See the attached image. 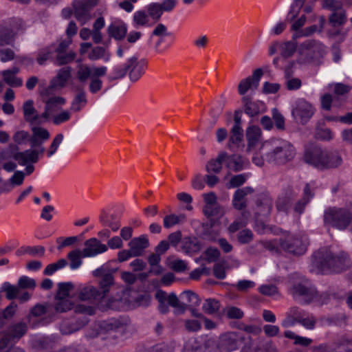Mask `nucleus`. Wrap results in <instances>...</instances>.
Listing matches in <instances>:
<instances>
[{"mask_svg":"<svg viewBox=\"0 0 352 352\" xmlns=\"http://www.w3.org/2000/svg\"><path fill=\"white\" fill-rule=\"evenodd\" d=\"M43 101L45 102V110L44 112L41 114V117L43 118L44 120H48L50 116L55 111L58 109L59 106H61L65 104V100L63 97L60 96H43Z\"/></svg>","mask_w":352,"mask_h":352,"instance_id":"obj_18","label":"nucleus"},{"mask_svg":"<svg viewBox=\"0 0 352 352\" xmlns=\"http://www.w3.org/2000/svg\"><path fill=\"white\" fill-rule=\"evenodd\" d=\"M248 179L247 174H239L232 176L227 184L228 188H237L242 186Z\"/></svg>","mask_w":352,"mask_h":352,"instance_id":"obj_50","label":"nucleus"},{"mask_svg":"<svg viewBox=\"0 0 352 352\" xmlns=\"http://www.w3.org/2000/svg\"><path fill=\"white\" fill-rule=\"evenodd\" d=\"M186 219V216L184 214H180L177 215L175 214H170L166 215L163 219V225L164 227L166 229H169L173 226L179 224L182 222L184 221Z\"/></svg>","mask_w":352,"mask_h":352,"instance_id":"obj_36","label":"nucleus"},{"mask_svg":"<svg viewBox=\"0 0 352 352\" xmlns=\"http://www.w3.org/2000/svg\"><path fill=\"white\" fill-rule=\"evenodd\" d=\"M76 54L72 51L55 54L54 63L58 66L72 63L76 58Z\"/></svg>","mask_w":352,"mask_h":352,"instance_id":"obj_34","label":"nucleus"},{"mask_svg":"<svg viewBox=\"0 0 352 352\" xmlns=\"http://www.w3.org/2000/svg\"><path fill=\"white\" fill-rule=\"evenodd\" d=\"M3 292H6L7 299L13 300L18 297L20 289L18 285H11L8 282H5L0 289V293Z\"/></svg>","mask_w":352,"mask_h":352,"instance_id":"obj_38","label":"nucleus"},{"mask_svg":"<svg viewBox=\"0 0 352 352\" xmlns=\"http://www.w3.org/2000/svg\"><path fill=\"white\" fill-rule=\"evenodd\" d=\"M24 178L25 173L21 170H17L10 178L9 182L12 186H20L23 184Z\"/></svg>","mask_w":352,"mask_h":352,"instance_id":"obj_64","label":"nucleus"},{"mask_svg":"<svg viewBox=\"0 0 352 352\" xmlns=\"http://www.w3.org/2000/svg\"><path fill=\"white\" fill-rule=\"evenodd\" d=\"M78 297L81 301L102 299L100 292L92 285L85 286L80 289Z\"/></svg>","mask_w":352,"mask_h":352,"instance_id":"obj_27","label":"nucleus"},{"mask_svg":"<svg viewBox=\"0 0 352 352\" xmlns=\"http://www.w3.org/2000/svg\"><path fill=\"white\" fill-rule=\"evenodd\" d=\"M4 82L11 87H18L23 85L21 78L15 76L9 70H4L1 73Z\"/></svg>","mask_w":352,"mask_h":352,"instance_id":"obj_42","label":"nucleus"},{"mask_svg":"<svg viewBox=\"0 0 352 352\" xmlns=\"http://www.w3.org/2000/svg\"><path fill=\"white\" fill-rule=\"evenodd\" d=\"M74 14L82 25L85 24L89 19L90 8L81 0H76L73 2Z\"/></svg>","mask_w":352,"mask_h":352,"instance_id":"obj_26","label":"nucleus"},{"mask_svg":"<svg viewBox=\"0 0 352 352\" xmlns=\"http://www.w3.org/2000/svg\"><path fill=\"white\" fill-rule=\"evenodd\" d=\"M306 0H294L288 14V20L293 21L299 14Z\"/></svg>","mask_w":352,"mask_h":352,"instance_id":"obj_52","label":"nucleus"},{"mask_svg":"<svg viewBox=\"0 0 352 352\" xmlns=\"http://www.w3.org/2000/svg\"><path fill=\"white\" fill-rule=\"evenodd\" d=\"M272 208V199L267 195H261L256 200L255 217H267Z\"/></svg>","mask_w":352,"mask_h":352,"instance_id":"obj_19","label":"nucleus"},{"mask_svg":"<svg viewBox=\"0 0 352 352\" xmlns=\"http://www.w3.org/2000/svg\"><path fill=\"white\" fill-rule=\"evenodd\" d=\"M149 21V16L145 10H138L134 12L133 16V22L135 27L146 26Z\"/></svg>","mask_w":352,"mask_h":352,"instance_id":"obj_41","label":"nucleus"},{"mask_svg":"<svg viewBox=\"0 0 352 352\" xmlns=\"http://www.w3.org/2000/svg\"><path fill=\"white\" fill-rule=\"evenodd\" d=\"M272 119L274 122L275 126L278 130H285V118L277 109H273L272 110Z\"/></svg>","mask_w":352,"mask_h":352,"instance_id":"obj_55","label":"nucleus"},{"mask_svg":"<svg viewBox=\"0 0 352 352\" xmlns=\"http://www.w3.org/2000/svg\"><path fill=\"white\" fill-rule=\"evenodd\" d=\"M304 159L306 163L321 170L338 168L343 164L340 151L324 150L318 146L307 149Z\"/></svg>","mask_w":352,"mask_h":352,"instance_id":"obj_2","label":"nucleus"},{"mask_svg":"<svg viewBox=\"0 0 352 352\" xmlns=\"http://www.w3.org/2000/svg\"><path fill=\"white\" fill-rule=\"evenodd\" d=\"M290 291L294 298L306 304L316 302L322 305L329 300V295L327 293H318L310 281L305 278H300L294 282Z\"/></svg>","mask_w":352,"mask_h":352,"instance_id":"obj_3","label":"nucleus"},{"mask_svg":"<svg viewBox=\"0 0 352 352\" xmlns=\"http://www.w3.org/2000/svg\"><path fill=\"white\" fill-rule=\"evenodd\" d=\"M155 296L159 303L164 302L167 300L168 305L175 308L174 313L175 315L183 314L186 310V304L181 302L175 293H170L167 296L165 292L158 290Z\"/></svg>","mask_w":352,"mask_h":352,"instance_id":"obj_14","label":"nucleus"},{"mask_svg":"<svg viewBox=\"0 0 352 352\" xmlns=\"http://www.w3.org/2000/svg\"><path fill=\"white\" fill-rule=\"evenodd\" d=\"M243 141V130L242 128H232L230 130V135L227 146L230 150L234 151L239 148Z\"/></svg>","mask_w":352,"mask_h":352,"instance_id":"obj_28","label":"nucleus"},{"mask_svg":"<svg viewBox=\"0 0 352 352\" xmlns=\"http://www.w3.org/2000/svg\"><path fill=\"white\" fill-rule=\"evenodd\" d=\"M252 86L254 87L252 78L248 77L239 82L238 86L239 93L241 95H244Z\"/></svg>","mask_w":352,"mask_h":352,"instance_id":"obj_59","label":"nucleus"},{"mask_svg":"<svg viewBox=\"0 0 352 352\" xmlns=\"http://www.w3.org/2000/svg\"><path fill=\"white\" fill-rule=\"evenodd\" d=\"M226 152L221 151L215 159L208 162L206 166V171L209 173H219L222 170V164L224 163Z\"/></svg>","mask_w":352,"mask_h":352,"instance_id":"obj_30","label":"nucleus"},{"mask_svg":"<svg viewBox=\"0 0 352 352\" xmlns=\"http://www.w3.org/2000/svg\"><path fill=\"white\" fill-rule=\"evenodd\" d=\"M32 132L31 148L27 149L28 162L37 163L39 156L47 151L43 144L50 139V133L46 129L41 126L32 127Z\"/></svg>","mask_w":352,"mask_h":352,"instance_id":"obj_6","label":"nucleus"},{"mask_svg":"<svg viewBox=\"0 0 352 352\" xmlns=\"http://www.w3.org/2000/svg\"><path fill=\"white\" fill-rule=\"evenodd\" d=\"M71 76V67H65L60 69L56 76L53 78L50 82V85L41 92V94L43 96H48L52 94V92L56 88L63 87L67 81Z\"/></svg>","mask_w":352,"mask_h":352,"instance_id":"obj_13","label":"nucleus"},{"mask_svg":"<svg viewBox=\"0 0 352 352\" xmlns=\"http://www.w3.org/2000/svg\"><path fill=\"white\" fill-rule=\"evenodd\" d=\"M244 112L251 118L256 117L264 111V103L261 101L252 100L249 96L242 98Z\"/></svg>","mask_w":352,"mask_h":352,"instance_id":"obj_21","label":"nucleus"},{"mask_svg":"<svg viewBox=\"0 0 352 352\" xmlns=\"http://www.w3.org/2000/svg\"><path fill=\"white\" fill-rule=\"evenodd\" d=\"M26 322L19 321L11 324L6 331L2 332L3 337L0 340V350L7 349L11 342L19 340L28 332Z\"/></svg>","mask_w":352,"mask_h":352,"instance_id":"obj_9","label":"nucleus"},{"mask_svg":"<svg viewBox=\"0 0 352 352\" xmlns=\"http://www.w3.org/2000/svg\"><path fill=\"white\" fill-rule=\"evenodd\" d=\"M126 32L127 27L124 23H112L107 28L109 36L118 41L124 39Z\"/></svg>","mask_w":352,"mask_h":352,"instance_id":"obj_29","label":"nucleus"},{"mask_svg":"<svg viewBox=\"0 0 352 352\" xmlns=\"http://www.w3.org/2000/svg\"><path fill=\"white\" fill-rule=\"evenodd\" d=\"M74 288L72 283H60L58 284V290L55 296V299L67 298L69 295V292Z\"/></svg>","mask_w":352,"mask_h":352,"instance_id":"obj_44","label":"nucleus"},{"mask_svg":"<svg viewBox=\"0 0 352 352\" xmlns=\"http://www.w3.org/2000/svg\"><path fill=\"white\" fill-rule=\"evenodd\" d=\"M147 13L148 16L153 19L155 21H158L163 12L160 6V3H152L146 7Z\"/></svg>","mask_w":352,"mask_h":352,"instance_id":"obj_45","label":"nucleus"},{"mask_svg":"<svg viewBox=\"0 0 352 352\" xmlns=\"http://www.w3.org/2000/svg\"><path fill=\"white\" fill-rule=\"evenodd\" d=\"M316 137L321 140H330L333 138V133L328 128H318L316 132Z\"/></svg>","mask_w":352,"mask_h":352,"instance_id":"obj_62","label":"nucleus"},{"mask_svg":"<svg viewBox=\"0 0 352 352\" xmlns=\"http://www.w3.org/2000/svg\"><path fill=\"white\" fill-rule=\"evenodd\" d=\"M244 338L236 332H228L221 336L218 348L221 352H231L239 348Z\"/></svg>","mask_w":352,"mask_h":352,"instance_id":"obj_11","label":"nucleus"},{"mask_svg":"<svg viewBox=\"0 0 352 352\" xmlns=\"http://www.w3.org/2000/svg\"><path fill=\"white\" fill-rule=\"evenodd\" d=\"M317 320L315 316L305 312V314L300 317L297 321L298 323L302 325L307 329H314L316 327Z\"/></svg>","mask_w":352,"mask_h":352,"instance_id":"obj_46","label":"nucleus"},{"mask_svg":"<svg viewBox=\"0 0 352 352\" xmlns=\"http://www.w3.org/2000/svg\"><path fill=\"white\" fill-rule=\"evenodd\" d=\"M174 346L172 344L160 343L147 349V352H173Z\"/></svg>","mask_w":352,"mask_h":352,"instance_id":"obj_60","label":"nucleus"},{"mask_svg":"<svg viewBox=\"0 0 352 352\" xmlns=\"http://www.w3.org/2000/svg\"><path fill=\"white\" fill-rule=\"evenodd\" d=\"M226 157L224 161L226 167L236 173L243 170L248 164L241 155H228L226 153Z\"/></svg>","mask_w":352,"mask_h":352,"instance_id":"obj_23","label":"nucleus"},{"mask_svg":"<svg viewBox=\"0 0 352 352\" xmlns=\"http://www.w3.org/2000/svg\"><path fill=\"white\" fill-rule=\"evenodd\" d=\"M23 111L25 120L31 124H39L46 121L41 117V114H38L37 111L34 107V102L32 100H28L23 103Z\"/></svg>","mask_w":352,"mask_h":352,"instance_id":"obj_22","label":"nucleus"},{"mask_svg":"<svg viewBox=\"0 0 352 352\" xmlns=\"http://www.w3.org/2000/svg\"><path fill=\"white\" fill-rule=\"evenodd\" d=\"M182 296H185L187 301L190 303L188 305V307L199 306L201 302V299L198 295L190 290L184 291Z\"/></svg>","mask_w":352,"mask_h":352,"instance_id":"obj_56","label":"nucleus"},{"mask_svg":"<svg viewBox=\"0 0 352 352\" xmlns=\"http://www.w3.org/2000/svg\"><path fill=\"white\" fill-rule=\"evenodd\" d=\"M117 269L109 267L106 265H102L92 272V275L95 278H99L98 281L100 296L104 298L109 292L110 289L115 284L113 274Z\"/></svg>","mask_w":352,"mask_h":352,"instance_id":"obj_8","label":"nucleus"},{"mask_svg":"<svg viewBox=\"0 0 352 352\" xmlns=\"http://www.w3.org/2000/svg\"><path fill=\"white\" fill-rule=\"evenodd\" d=\"M63 140V135L62 133H58L54 138L51 144L46 151L47 157H51L56 153Z\"/></svg>","mask_w":352,"mask_h":352,"instance_id":"obj_48","label":"nucleus"},{"mask_svg":"<svg viewBox=\"0 0 352 352\" xmlns=\"http://www.w3.org/2000/svg\"><path fill=\"white\" fill-rule=\"evenodd\" d=\"M60 330L62 334L68 335L78 331V328L69 321H64L60 326Z\"/></svg>","mask_w":352,"mask_h":352,"instance_id":"obj_61","label":"nucleus"},{"mask_svg":"<svg viewBox=\"0 0 352 352\" xmlns=\"http://www.w3.org/2000/svg\"><path fill=\"white\" fill-rule=\"evenodd\" d=\"M263 148L268 151L265 154V159L270 163L284 164L292 160L296 154L295 148L288 141L275 140L265 142Z\"/></svg>","mask_w":352,"mask_h":352,"instance_id":"obj_4","label":"nucleus"},{"mask_svg":"<svg viewBox=\"0 0 352 352\" xmlns=\"http://www.w3.org/2000/svg\"><path fill=\"white\" fill-rule=\"evenodd\" d=\"M17 285L20 289H34L36 283L34 279L26 276H21L17 283Z\"/></svg>","mask_w":352,"mask_h":352,"instance_id":"obj_54","label":"nucleus"},{"mask_svg":"<svg viewBox=\"0 0 352 352\" xmlns=\"http://www.w3.org/2000/svg\"><path fill=\"white\" fill-rule=\"evenodd\" d=\"M313 265L323 273L338 274L347 270L351 265L347 253L333 252L328 248H322L312 256Z\"/></svg>","mask_w":352,"mask_h":352,"instance_id":"obj_1","label":"nucleus"},{"mask_svg":"<svg viewBox=\"0 0 352 352\" xmlns=\"http://www.w3.org/2000/svg\"><path fill=\"white\" fill-rule=\"evenodd\" d=\"M245 135L247 140L245 151L247 153H250L261 142L262 131L259 126L250 124L245 129Z\"/></svg>","mask_w":352,"mask_h":352,"instance_id":"obj_17","label":"nucleus"},{"mask_svg":"<svg viewBox=\"0 0 352 352\" xmlns=\"http://www.w3.org/2000/svg\"><path fill=\"white\" fill-rule=\"evenodd\" d=\"M77 78L83 82L88 78H92L91 67L87 65H80L77 72Z\"/></svg>","mask_w":352,"mask_h":352,"instance_id":"obj_57","label":"nucleus"},{"mask_svg":"<svg viewBox=\"0 0 352 352\" xmlns=\"http://www.w3.org/2000/svg\"><path fill=\"white\" fill-rule=\"evenodd\" d=\"M31 138L32 134L30 135L29 132L24 130L16 131L12 136L14 142L19 145L25 144L27 142H29L30 145Z\"/></svg>","mask_w":352,"mask_h":352,"instance_id":"obj_43","label":"nucleus"},{"mask_svg":"<svg viewBox=\"0 0 352 352\" xmlns=\"http://www.w3.org/2000/svg\"><path fill=\"white\" fill-rule=\"evenodd\" d=\"M204 254L205 257L203 259L210 263L215 262L219 258L221 252L217 248L210 247L205 250Z\"/></svg>","mask_w":352,"mask_h":352,"instance_id":"obj_49","label":"nucleus"},{"mask_svg":"<svg viewBox=\"0 0 352 352\" xmlns=\"http://www.w3.org/2000/svg\"><path fill=\"white\" fill-rule=\"evenodd\" d=\"M67 258L69 260V266L72 270L78 268L82 265V251L80 249H75L69 252L67 254Z\"/></svg>","mask_w":352,"mask_h":352,"instance_id":"obj_35","label":"nucleus"},{"mask_svg":"<svg viewBox=\"0 0 352 352\" xmlns=\"http://www.w3.org/2000/svg\"><path fill=\"white\" fill-rule=\"evenodd\" d=\"M346 21V12L344 9L331 12L328 18V22L333 28H341Z\"/></svg>","mask_w":352,"mask_h":352,"instance_id":"obj_31","label":"nucleus"},{"mask_svg":"<svg viewBox=\"0 0 352 352\" xmlns=\"http://www.w3.org/2000/svg\"><path fill=\"white\" fill-rule=\"evenodd\" d=\"M309 241L305 236H287L280 239V248L289 253L302 255L306 250Z\"/></svg>","mask_w":352,"mask_h":352,"instance_id":"obj_10","label":"nucleus"},{"mask_svg":"<svg viewBox=\"0 0 352 352\" xmlns=\"http://www.w3.org/2000/svg\"><path fill=\"white\" fill-rule=\"evenodd\" d=\"M315 109L312 104L303 99L296 102V107L292 110L293 116L302 124H305L313 116Z\"/></svg>","mask_w":352,"mask_h":352,"instance_id":"obj_12","label":"nucleus"},{"mask_svg":"<svg viewBox=\"0 0 352 352\" xmlns=\"http://www.w3.org/2000/svg\"><path fill=\"white\" fill-rule=\"evenodd\" d=\"M203 212L208 218L211 217H221L224 214L223 208L217 203L214 206H204Z\"/></svg>","mask_w":352,"mask_h":352,"instance_id":"obj_40","label":"nucleus"},{"mask_svg":"<svg viewBox=\"0 0 352 352\" xmlns=\"http://www.w3.org/2000/svg\"><path fill=\"white\" fill-rule=\"evenodd\" d=\"M237 239L241 244L249 243L253 239V233L249 229L242 230L239 232Z\"/></svg>","mask_w":352,"mask_h":352,"instance_id":"obj_58","label":"nucleus"},{"mask_svg":"<svg viewBox=\"0 0 352 352\" xmlns=\"http://www.w3.org/2000/svg\"><path fill=\"white\" fill-rule=\"evenodd\" d=\"M27 150L19 151V144H10L8 147L0 152V160H7L13 158L19 164H26L28 163Z\"/></svg>","mask_w":352,"mask_h":352,"instance_id":"obj_16","label":"nucleus"},{"mask_svg":"<svg viewBox=\"0 0 352 352\" xmlns=\"http://www.w3.org/2000/svg\"><path fill=\"white\" fill-rule=\"evenodd\" d=\"M18 29L12 27L11 25H1L0 46L11 44L17 34Z\"/></svg>","mask_w":352,"mask_h":352,"instance_id":"obj_25","label":"nucleus"},{"mask_svg":"<svg viewBox=\"0 0 352 352\" xmlns=\"http://www.w3.org/2000/svg\"><path fill=\"white\" fill-rule=\"evenodd\" d=\"M83 245L84 248L82 250L83 257H94L108 250V246L95 237L86 240Z\"/></svg>","mask_w":352,"mask_h":352,"instance_id":"obj_15","label":"nucleus"},{"mask_svg":"<svg viewBox=\"0 0 352 352\" xmlns=\"http://www.w3.org/2000/svg\"><path fill=\"white\" fill-rule=\"evenodd\" d=\"M219 301L215 299L208 298L205 300L202 309L205 313L213 314L219 311Z\"/></svg>","mask_w":352,"mask_h":352,"instance_id":"obj_47","label":"nucleus"},{"mask_svg":"<svg viewBox=\"0 0 352 352\" xmlns=\"http://www.w3.org/2000/svg\"><path fill=\"white\" fill-rule=\"evenodd\" d=\"M322 8L331 11L332 12H338L342 10L343 3L336 0H322Z\"/></svg>","mask_w":352,"mask_h":352,"instance_id":"obj_53","label":"nucleus"},{"mask_svg":"<svg viewBox=\"0 0 352 352\" xmlns=\"http://www.w3.org/2000/svg\"><path fill=\"white\" fill-rule=\"evenodd\" d=\"M52 307L50 303L40 304L37 303L30 310L29 314L26 316V319L29 323L31 322L32 317H41L47 314Z\"/></svg>","mask_w":352,"mask_h":352,"instance_id":"obj_33","label":"nucleus"},{"mask_svg":"<svg viewBox=\"0 0 352 352\" xmlns=\"http://www.w3.org/2000/svg\"><path fill=\"white\" fill-rule=\"evenodd\" d=\"M182 249L186 254H195L201 249L200 242L196 238L185 237L182 241Z\"/></svg>","mask_w":352,"mask_h":352,"instance_id":"obj_32","label":"nucleus"},{"mask_svg":"<svg viewBox=\"0 0 352 352\" xmlns=\"http://www.w3.org/2000/svg\"><path fill=\"white\" fill-rule=\"evenodd\" d=\"M296 43L292 41L280 43V55L285 58L291 57L296 52Z\"/></svg>","mask_w":352,"mask_h":352,"instance_id":"obj_39","label":"nucleus"},{"mask_svg":"<svg viewBox=\"0 0 352 352\" xmlns=\"http://www.w3.org/2000/svg\"><path fill=\"white\" fill-rule=\"evenodd\" d=\"M324 221L340 230H346L351 223L352 232V205L349 208H330L325 210Z\"/></svg>","mask_w":352,"mask_h":352,"instance_id":"obj_5","label":"nucleus"},{"mask_svg":"<svg viewBox=\"0 0 352 352\" xmlns=\"http://www.w3.org/2000/svg\"><path fill=\"white\" fill-rule=\"evenodd\" d=\"M58 302L56 303L54 309L57 313H63L70 310L73 304L67 298L56 299Z\"/></svg>","mask_w":352,"mask_h":352,"instance_id":"obj_51","label":"nucleus"},{"mask_svg":"<svg viewBox=\"0 0 352 352\" xmlns=\"http://www.w3.org/2000/svg\"><path fill=\"white\" fill-rule=\"evenodd\" d=\"M254 192V189L250 186H246L237 189L233 195L232 206L238 210H242L247 207L246 196Z\"/></svg>","mask_w":352,"mask_h":352,"instance_id":"obj_20","label":"nucleus"},{"mask_svg":"<svg viewBox=\"0 0 352 352\" xmlns=\"http://www.w3.org/2000/svg\"><path fill=\"white\" fill-rule=\"evenodd\" d=\"M146 65L144 60H138V58L133 56L128 59L123 67L116 68L114 70V79H118L124 77L126 73H129L130 79L132 81L138 80L144 73V69Z\"/></svg>","mask_w":352,"mask_h":352,"instance_id":"obj_7","label":"nucleus"},{"mask_svg":"<svg viewBox=\"0 0 352 352\" xmlns=\"http://www.w3.org/2000/svg\"><path fill=\"white\" fill-rule=\"evenodd\" d=\"M54 56L55 53L53 50V45H50L38 52L36 61L39 65H42L48 60H52L54 62Z\"/></svg>","mask_w":352,"mask_h":352,"instance_id":"obj_37","label":"nucleus"},{"mask_svg":"<svg viewBox=\"0 0 352 352\" xmlns=\"http://www.w3.org/2000/svg\"><path fill=\"white\" fill-rule=\"evenodd\" d=\"M111 221H109V219H107L106 217L102 216L100 217V220L104 226H109L112 231L116 232L119 230L120 227V222L118 221H113L114 216L113 215L111 217Z\"/></svg>","mask_w":352,"mask_h":352,"instance_id":"obj_63","label":"nucleus"},{"mask_svg":"<svg viewBox=\"0 0 352 352\" xmlns=\"http://www.w3.org/2000/svg\"><path fill=\"white\" fill-rule=\"evenodd\" d=\"M128 245L133 256L138 257L142 256L144 250L149 246V241L146 235H141L132 239Z\"/></svg>","mask_w":352,"mask_h":352,"instance_id":"obj_24","label":"nucleus"}]
</instances>
